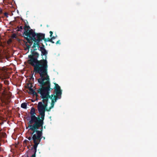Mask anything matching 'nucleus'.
Masks as SVG:
<instances>
[{
  "label": "nucleus",
  "instance_id": "f257e3e1",
  "mask_svg": "<svg viewBox=\"0 0 157 157\" xmlns=\"http://www.w3.org/2000/svg\"><path fill=\"white\" fill-rule=\"evenodd\" d=\"M40 78L38 79V82L41 88L38 90V93L40 95L41 98L42 99V102L44 103L45 102L48 101V99H52L54 96V94L49 95V91L53 89L51 88L50 80L48 75H39Z\"/></svg>",
  "mask_w": 157,
  "mask_h": 157
},
{
  "label": "nucleus",
  "instance_id": "f03ea898",
  "mask_svg": "<svg viewBox=\"0 0 157 157\" xmlns=\"http://www.w3.org/2000/svg\"><path fill=\"white\" fill-rule=\"evenodd\" d=\"M42 46L39 49L41 52V55L42 56V59L41 60H45L46 61L44 62V63L42 65H36L34 67L33 69V72L35 74H38L42 75H48V61L47 60V56L48 52L44 48V46L41 43Z\"/></svg>",
  "mask_w": 157,
  "mask_h": 157
},
{
  "label": "nucleus",
  "instance_id": "7ed1b4c3",
  "mask_svg": "<svg viewBox=\"0 0 157 157\" xmlns=\"http://www.w3.org/2000/svg\"><path fill=\"white\" fill-rule=\"evenodd\" d=\"M29 114L31 115L30 120L28 123V124H30V126L33 128H36L38 126L43 127L44 119L43 118H42L41 116L40 117V116L38 117L36 116V113L35 109L33 107H31Z\"/></svg>",
  "mask_w": 157,
  "mask_h": 157
},
{
  "label": "nucleus",
  "instance_id": "20e7f679",
  "mask_svg": "<svg viewBox=\"0 0 157 157\" xmlns=\"http://www.w3.org/2000/svg\"><path fill=\"white\" fill-rule=\"evenodd\" d=\"M33 49H31V54L29 55L28 56V60H27V63L31 65L34 67L36 65H42L44 63V62H45V60H40L38 59L40 55L35 51L37 50L36 48H33Z\"/></svg>",
  "mask_w": 157,
  "mask_h": 157
},
{
  "label": "nucleus",
  "instance_id": "39448f33",
  "mask_svg": "<svg viewBox=\"0 0 157 157\" xmlns=\"http://www.w3.org/2000/svg\"><path fill=\"white\" fill-rule=\"evenodd\" d=\"M30 35H31L32 36L29 39L31 41H33V40L34 42L32 48H36L37 46L38 49H40L41 47L40 46L39 43L42 40L43 38L45 36V34L41 33H34L33 32V30H31L29 34H26V36L28 35V36H30Z\"/></svg>",
  "mask_w": 157,
  "mask_h": 157
},
{
  "label": "nucleus",
  "instance_id": "423d86ee",
  "mask_svg": "<svg viewBox=\"0 0 157 157\" xmlns=\"http://www.w3.org/2000/svg\"><path fill=\"white\" fill-rule=\"evenodd\" d=\"M10 73L8 72V70L5 67H0V78L3 80L4 83L5 84H9V81L4 79H8L10 78Z\"/></svg>",
  "mask_w": 157,
  "mask_h": 157
},
{
  "label": "nucleus",
  "instance_id": "0eeeda50",
  "mask_svg": "<svg viewBox=\"0 0 157 157\" xmlns=\"http://www.w3.org/2000/svg\"><path fill=\"white\" fill-rule=\"evenodd\" d=\"M48 105V101L45 102L44 103L42 102H39L38 103L37 109L39 112L40 115L41 116L42 118L44 119L45 116V111H49L48 109L47 108Z\"/></svg>",
  "mask_w": 157,
  "mask_h": 157
},
{
  "label": "nucleus",
  "instance_id": "6e6552de",
  "mask_svg": "<svg viewBox=\"0 0 157 157\" xmlns=\"http://www.w3.org/2000/svg\"><path fill=\"white\" fill-rule=\"evenodd\" d=\"M23 28L24 29V31L23 35L24 36H26V37H25V38L27 40L28 43H29L31 44H33V41H31L29 39L32 36V35H30V36H28V35L26 36V34H29V33L31 30H33V33H35L32 29H30L29 30V29H30V28L29 25H27V24H25V26Z\"/></svg>",
  "mask_w": 157,
  "mask_h": 157
},
{
  "label": "nucleus",
  "instance_id": "1a4fd4ad",
  "mask_svg": "<svg viewBox=\"0 0 157 157\" xmlns=\"http://www.w3.org/2000/svg\"><path fill=\"white\" fill-rule=\"evenodd\" d=\"M55 86L54 88V93L53 94H54V96H56L58 97H61V95L62 94V90L60 89V87L59 85L56 83H54Z\"/></svg>",
  "mask_w": 157,
  "mask_h": 157
},
{
  "label": "nucleus",
  "instance_id": "9d476101",
  "mask_svg": "<svg viewBox=\"0 0 157 157\" xmlns=\"http://www.w3.org/2000/svg\"><path fill=\"white\" fill-rule=\"evenodd\" d=\"M60 97L59 98L56 96H53V98H52V99H51L52 100L51 105L48 109V110L50 111L51 109L53 107L56 101L58 99H60Z\"/></svg>",
  "mask_w": 157,
  "mask_h": 157
},
{
  "label": "nucleus",
  "instance_id": "9b49d317",
  "mask_svg": "<svg viewBox=\"0 0 157 157\" xmlns=\"http://www.w3.org/2000/svg\"><path fill=\"white\" fill-rule=\"evenodd\" d=\"M43 40H44V42L46 43V45H47V42H48V41L50 42L53 44L54 43V42L52 40V39L51 38H45V36H44V38H43Z\"/></svg>",
  "mask_w": 157,
  "mask_h": 157
},
{
  "label": "nucleus",
  "instance_id": "f8f14e48",
  "mask_svg": "<svg viewBox=\"0 0 157 157\" xmlns=\"http://www.w3.org/2000/svg\"><path fill=\"white\" fill-rule=\"evenodd\" d=\"M32 86L31 85L30 86H29L28 88L29 90V94H32L33 93L34 90L32 88Z\"/></svg>",
  "mask_w": 157,
  "mask_h": 157
},
{
  "label": "nucleus",
  "instance_id": "ddd939ff",
  "mask_svg": "<svg viewBox=\"0 0 157 157\" xmlns=\"http://www.w3.org/2000/svg\"><path fill=\"white\" fill-rule=\"evenodd\" d=\"M27 104L25 103H23L21 104V107L23 109H26L27 108Z\"/></svg>",
  "mask_w": 157,
  "mask_h": 157
},
{
  "label": "nucleus",
  "instance_id": "4468645a",
  "mask_svg": "<svg viewBox=\"0 0 157 157\" xmlns=\"http://www.w3.org/2000/svg\"><path fill=\"white\" fill-rule=\"evenodd\" d=\"M33 95V96H36V98H37V97L38 96V95L37 94V93L35 91H34L33 93V94H32Z\"/></svg>",
  "mask_w": 157,
  "mask_h": 157
},
{
  "label": "nucleus",
  "instance_id": "2eb2a0df",
  "mask_svg": "<svg viewBox=\"0 0 157 157\" xmlns=\"http://www.w3.org/2000/svg\"><path fill=\"white\" fill-rule=\"evenodd\" d=\"M30 45H29L28 44H26V46L27 47V48H28V49L31 47V45L32 44H30L29 43Z\"/></svg>",
  "mask_w": 157,
  "mask_h": 157
},
{
  "label": "nucleus",
  "instance_id": "dca6fc26",
  "mask_svg": "<svg viewBox=\"0 0 157 157\" xmlns=\"http://www.w3.org/2000/svg\"><path fill=\"white\" fill-rule=\"evenodd\" d=\"M4 15L6 17H8V14L6 12L4 13Z\"/></svg>",
  "mask_w": 157,
  "mask_h": 157
},
{
  "label": "nucleus",
  "instance_id": "f3484780",
  "mask_svg": "<svg viewBox=\"0 0 157 157\" xmlns=\"http://www.w3.org/2000/svg\"><path fill=\"white\" fill-rule=\"evenodd\" d=\"M49 33H50V36L51 37L52 36L53 33L52 31H50Z\"/></svg>",
  "mask_w": 157,
  "mask_h": 157
},
{
  "label": "nucleus",
  "instance_id": "a211bd4d",
  "mask_svg": "<svg viewBox=\"0 0 157 157\" xmlns=\"http://www.w3.org/2000/svg\"><path fill=\"white\" fill-rule=\"evenodd\" d=\"M24 22L25 23V25L26 24H27L28 25V22L27 20H25L24 21Z\"/></svg>",
  "mask_w": 157,
  "mask_h": 157
},
{
  "label": "nucleus",
  "instance_id": "6ab92c4d",
  "mask_svg": "<svg viewBox=\"0 0 157 157\" xmlns=\"http://www.w3.org/2000/svg\"><path fill=\"white\" fill-rule=\"evenodd\" d=\"M19 28L21 30L23 29V26H22L19 27Z\"/></svg>",
  "mask_w": 157,
  "mask_h": 157
},
{
  "label": "nucleus",
  "instance_id": "aec40b11",
  "mask_svg": "<svg viewBox=\"0 0 157 157\" xmlns=\"http://www.w3.org/2000/svg\"><path fill=\"white\" fill-rule=\"evenodd\" d=\"M17 31H21V30L19 29L18 26L17 27Z\"/></svg>",
  "mask_w": 157,
  "mask_h": 157
},
{
  "label": "nucleus",
  "instance_id": "412c9836",
  "mask_svg": "<svg viewBox=\"0 0 157 157\" xmlns=\"http://www.w3.org/2000/svg\"><path fill=\"white\" fill-rule=\"evenodd\" d=\"M51 38L52 39V40H54L56 39V37L54 36H52Z\"/></svg>",
  "mask_w": 157,
  "mask_h": 157
},
{
  "label": "nucleus",
  "instance_id": "4be33fe9",
  "mask_svg": "<svg viewBox=\"0 0 157 157\" xmlns=\"http://www.w3.org/2000/svg\"><path fill=\"white\" fill-rule=\"evenodd\" d=\"M28 140H25L24 141L23 143H25V144H26L27 143V142H28Z\"/></svg>",
  "mask_w": 157,
  "mask_h": 157
},
{
  "label": "nucleus",
  "instance_id": "5701e85b",
  "mask_svg": "<svg viewBox=\"0 0 157 157\" xmlns=\"http://www.w3.org/2000/svg\"><path fill=\"white\" fill-rule=\"evenodd\" d=\"M59 41H60V40H58V41H57L56 43V44H60V43H59Z\"/></svg>",
  "mask_w": 157,
  "mask_h": 157
},
{
  "label": "nucleus",
  "instance_id": "b1692460",
  "mask_svg": "<svg viewBox=\"0 0 157 157\" xmlns=\"http://www.w3.org/2000/svg\"><path fill=\"white\" fill-rule=\"evenodd\" d=\"M2 85L0 83V91H1V90L2 89Z\"/></svg>",
  "mask_w": 157,
  "mask_h": 157
},
{
  "label": "nucleus",
  "instance_id": "393cba45",
  "mask_svg": "<svg viewBox=\"0 0 157 157\" xmlns=\"http://www.w3.org/2000/svg\"><path fill=\"white\" fill-rule=\"evenodd\" d=\"M2 13V10L0 9V14H1Z\"/></svg>",
  "mask_w": 157,
  "mask_h": 157
},
{
  "label": "nucleus",
  "instance_id": "a878e982",
  "mask_svg": "<svg viewBox=\"0 0 157 157\" xmlns=\"http://www.w3.org/2000/svg\"><path fill=\"white\" fill-rule=\"evenodd\" d=\"M21 20H22V21H24V20L23 19H22V18H21Z\"/></svg>",
  "mask_w": 157,
  "mask_h": 157
},
{
  "label": "nucleus",
  "instance_id": "bb28decb",
  "mask_svg": "<svg viewBox=\"0 0 157 157\" xmlns=\"http://www.w3.org/2000/svg\"><path fill=\"white\" fill-rule=\"evenodd\" d=\"M1 130H2V129H0V135H1Z\"/></svg>",
  "mask_w": 157,
  "mask_h": 157
},
{
  "label": "nucleus",
  "instance_id": "cd10ccee",
  "mask_svg": "<svg viewBox=\"0 0 157 157\" xmlns=\"http://www.w3.org/2000/svg\"><path fill=\"white\" fill-rule=\"evenodd\" d=\"M31 79H34V78H33V77H31Z\"/></svg>",
  "mask_w": 157,
  "mask_h": 157
},
{
  "label": "nucleus",
  "instance_id": "c85d7f7f",
  "mask_svg": "<svg viewBox=\"0 0 157 157\" xmlns=\"http://www.w3.org/2000/svg\"><path fill=\"white\" fill-rule=\"evenodd\" d=\"M43 137L42 136V138ZM43 139L44 140L45 139V138L44 137H43Z\"/></svg>",
  "mask_w": 157,
  "mask_h": 157
},
{
  "label": "nucleus",
  "instance_id": "c756f323",
  "mask_svg": "<svg viewBox=\"0 0 157 157\" xmlns=\"http://www.w3.org/2000/svg\"><path fill=\"white\" fill-rule=\"evenodd\" d=\"M1 146V144H0V146Z\"/></svg>",
  "mask_w": 157,
  "mask_h": 157
}]
</instances>
